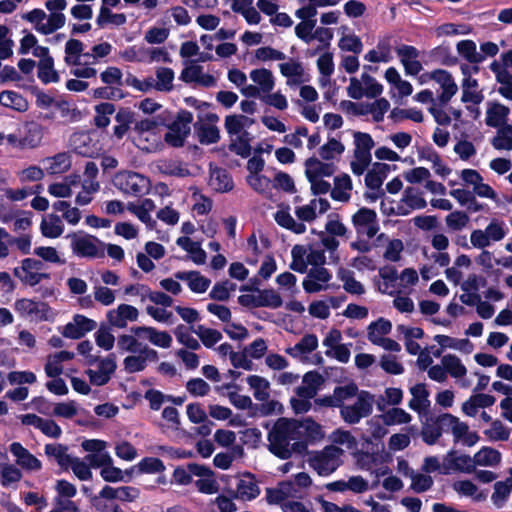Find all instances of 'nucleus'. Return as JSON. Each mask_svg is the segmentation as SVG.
<instances>
[{
    "mask_svg": "<svg viewBox=\"0 0 512 512\" xmlns=\"http://www.w3.org/2000/svg\"><path fill=\"white\" fill-rule=\"evenodd\" d=\"M296 420L279 418L268 432V449L275 456L288 459L294 453H301L306 445L300 441Z\"/></svg>",
    "mask_w": 512,
    "mask_h": 512,
    "instance_id": "f257e3e1",
    "label": "nucleus"
},
{
    "mask_svg": "<svg viewBox=\"0 0 512 512\" xmlns=\"http://www.w3.org/2000/svg\"><path fill=\"white\" fill-rule=\"evenodd\" d=\"M162 138L161 124L155 119L140 120L133 127V142L142 151L152 153L160 150Z\"/></svg>",
    "mask_w": 512,
    "mask_h": 512,
    "instance_id": "f03ea898",
    "label": "nucleus"
},
{
    "mask_svg": "<svg viewBox=\"0 0 512 512\" xmlns=\"http://www.w3.org/2000/svg\"><path fill=\"white\" fill-rule=\"evenodd\" d=\"M353 157L350 162L351 171L356 176L363 175L372 162V149L375 142L366 132H353Z\"/></svg>",
    "mask_w": 512,
    "mask_h": 512,
    "instance_id": "7ed1b4c3",
    "label": "nucleus"
},
{
    "mask_svg": "<svg viewBox=\"0 0 512 512\" xmlns=\"http://www.w3.org/2000/svg\"><path fill=\"white\" fill-rule=\"evenodd\" d=\"M344 450L336 445H328L312 453L309 466L320 476H329L343 464Z\"/></svg>",
    "mask_w": 512,
    "mask_h": 512,
    "instance_id": "20e7f679",
    "label": "nucleus"
},
{
    "mask_svg": "<svg viewBox=\"0 0 512 512\" xmlns=\"http://www.w3.org/2000/svg\"><path fill=\"white\" fill-rule=\"evenodd\" d=\"M66 237L70 239L72 253L79 258L94 259L104 254V243L93 235L77 231Z\"/></svg>",
    "mask_w": 512,
    "mask_h": 512,
    "instance_id": "39448f33",
    "label": "nucleus"
},
{
    "mask_svg": "<svg viewBox=\"0 0 512 512\" xmlns=\"http://www.w3.org/2000/svg\"><path fill=\"white\" fill-rule=\"evenodd\" d=\"M375 397L368 391L361 390L355 400L342 406L340 415L348 424H357L362 418L368 417L373 411Z\"/></svg>",
    "mask_w": 512,
    "mask_h": 512,
    "instance_id": "423d86ee",
    "label": "nucleus"
},
{
    "mask_svg": "<svg viewBox=\"0 0 512 512\" xmlns=\"http://www.w3.org/2000/svg\"><path fill=\"white\" fill-rule=\"evenodd\" d=\"M22 19L33 24L34 29L43 35L54 33L66 23V17L63 13L47 14L44 10L38 8L23 14Z\"/></svg>",
    "mask_w": 512,
    "mask_h": 512,
    "instance_id": "0eeeda50",
    "label": "nucleus"
},
{
    "mask_svg": "<svg viewBox=\"0 0 512 512\" xmlns=\"http://www.w3.org/2000/svg\"><path fill=\"white\" fill-rule=\"evenodd\" d=\"M319 236L320 242L318 244L309 245L308 265L323 267L327 261L326 252L329 254L330 263H337L339 260L337 254L339 241L334 237L327 236L324 232H321Z\"/></svg>",
    "mask_w": 512,
    "mask_h": 512,
    "instance_id": "6e6552de",
    "label": "nucleus"
},
{
    "mask_svg": "<svg viewBox=\"0 0 512 512\" xmlns=\"http://www.w3.org/2000/svg\"><path fill=\"white\" fill-rule=\"evenodd\" d=\"M383 90V85L368 73H362L360 77H351L346 87L348 97L355 100L364 97L377 98L383 93Z\"/></svg>",
    "mask_w": 512,
    "mask_h": 512,
    "instance_id": "1a4fd4ad",
    "label": "nucleus"
},
{
    "mask_svg": "<svg viewBox=\"0 0 512 512\" xmlns=\"http://www.w3.org/2000/svg\"><path fill=\"white\" fill-rule=\"evenodd\" d=\"M113 183L124 194L141 196L149 192L151 183L146 176L133 171L116 173Z\"/></svg>",
    "mask_w": 512,
    "mask_h": 512,
    "instance_id": "9d476101",
    "label": "nucleus"
},
{
    "mask_svg": "<svg viewBox=\"0 0 512 512\" xmlns=\"http://www.w3.org/2000/svg\"><path fill=\"white\" fill-rule=\"evenodd\" d=\"M44 264L35 258H25L19 267L14 269V275L25 285L34 287L43 281L51 279L49 273L43 272Z\"/></svg>",
    "mask_w": 512,
    "mask_h": 512,
    "instance_id": "9b49d317",
    "label": "nucleus"
},
{
    "mask_svg": "<svg viewBox=\"0 0 512 512\" xmlns=\"http://www.w3.org/2000/svg\"><path fill=\"white\" fill-rule=\"evenodd\" d=\"M87 363L90 366L96 365L95 368H89L86 371L90 383L96 386H102L108 383L117 367L114 354H110L104 358L89 356Z\"/></svg>",
    "mask_w": 512,
    "mask_h": 512,
    "instance_id": "f8f14e48",
    "label": "nucleus"
},
{
    "mask_svg": "<svg viewBox=\"0 0 512 512\" xmlns=\"http://www.w3.org/2000/svg\"><path fill=\"white\" fill-rule=\"evenodd\" d=\"M249 77L254 85H246L241 89L243 95L247 97H260L270 93L275 86L273 73L266 68L253 69Z\"/></svg>",
    "mask_w": 512,
    "mask_h": 512,
    "instance_id": "ddd939ff",
    "label": "nucleus"
},
{
    "mask_svg": "<svg viewBox=\"0 0 512 512\" xmlns=\"http://www.w3.org/2000/svg\"><path fill=\"white\" fill-rule=\"evenodd\" d=\"M351 221L358 237L371 239L380 229L377 213L367 207L360 208L352 216Z\"/></svg>",
    "mask_w": 512,
    "mask_h": 512,
    "instance_id": "4468645a",
    "label": "nucleus"
},
{
    "mask_svg": "<svg viewBox=\"0 0 512 512\" xmlns=\"http://www.w3.org/2000/svg\"><path fill=\"white\" fill-rule=\"evenodd\" d=\"M13 307L19 317L34 322L47 320L50 313V308L45 302L29 298L17 299Z\"/></svg>",
    "mask_w": 512,
    "mask_h": 512,
    "instance_id": "2eb2a0df",
    "label": "nucleus"
},
{
    "mask_svg": "<svg viewBox=\"0 0 512 512\" xmlns=\"http://www.w3.org/2000/svg\"><path fill=\"white\" fill-rule=\"evenodd\" d=\"M192 121L193 115L191 112L181 111L165 134V141L173 147L183 146L187 136L190 134V124Z\"/></svg>",
    "mask_w": 512,
    "mask_h": 512,
    "instance_id": "dca6fc26",
    "label": "nucleus"
},
{
    "mask_svg": "<svg viewBox=\"0 0 512 512\" xmlns=\"http://www.w3.org/2000/svg\"><path fill=\"white\" fill-rule=\"evenodd\" d=\"M427 205L423 193L415 187L405 188L400 201L392 209L396 215L406 216L412 211L424 209Z\"/></svg>",
    "mask_w": 512,
    "mask_h": 512,
    "instance_id": "f3484780",
    "label": "nucleus"
},
{
    "mask_svg": "<svg viewBox=\"0 0 512 512\" xmlns=\"http://www.w3.org/2000/svg\"><path fill=\"white\" fill-rule=\"evenodd\" d=\"M427 77L434 80L441 89L437 100L440 104L447 105L458 91V85L452 74L444 69H436L428 73Z\"/></svg>",
    "mask_w": 512,
    "mask_h": 512,
    "instance_id": "a211bd4d",
    "label": "nucleus"
},
{
    "mask_svg": "<svg viewBox=\"0 0 512 512\" xmlns=\"http://www.w3.org/2000/svg\"><path fill=\"white\" fill-rule=\"evenodd\" d=\"M9 452L14 457L17 466L29 473H37L42 469V462L33 455L20 442H12L9 445Z\"/></svg>",
    "mask_w": 512,
    "mask_h": 512,
    "instance_id": "6ab92c4d",
    "label": "nucleus"
},
{
    "mask_svg": "<svg viewBox=\"0 0 512 512\" xmlns=\"http://www.w3.org/2000/svg\"><path fill=\"white\" fill-rule=\"evenodd\" d=\"M158 359V352L149 346H145L140 351L125 357L123 367L127 373H137L143 371L148 363L157 362Z\"/></svg>",
    "mask_w": 512,
    "mask_h": 512,
    "instance_id": "aec40b11",
    "label": "nucleus"
},
{
    "mask_svg": "<svg viewBox=\"0 0 512 512\" xmlns=\"http://www.w3.org/2000/svg\"><path fill=\"white\" fill-rule=\"evenodd\" d=\"M138 318V309L129 304H120L106 313L108 323L119 329L126 328L128 323L136 322Z\"/></svg>",
    "mask_w": 512,
    "mask_h": 512,
    "instance_id": "412c9836",
    "label": "nucleus"
},
{
    "mask_svg": "<svg viewBox=\"0 0 512 512\" xmlns=\"http://www.w3.org/2000/svg\"><path fill=\"white\" fill-rule=\"evenodd\" d=\"M332 279L330 271L324 267H312L303 280V289L307 293H317L327 290Z\"/></svg>",
    "mask_w": 512,
    "mask_h": 512,
    "instance_id": "4be33fe9",
    "label": "nucleus"
},
{
    "mask_svg": "<svg viewBox=\"0 0 512 512\" xmlns=\"http://www.w3.org/2000/svg\"><path fill=\"white\" fill-rule=\"evenodd\" d=\"M21 423L40 430L45 436L52 439H58L62 435L61 427L54 420L45 419L36 414L22 415Z\"/></svg>",
    "mask_w": 512,
    "mask_h": 512,
    "instance_id": "5701e85b",
    "label": "nucleus"
},
{
    "mask_svg": "<svg viewBox=\"0 0 512 512\" xmlns=\"http://www.w3.org/2000/svg\"><path fill=\"white\" fill-rule=\"evenodd\" d=\"M396 52L406 75L416 76L422 71L423 67L419 61L420 52L417 48L411 45H401Z\"/></svg>",
    "mask_w": 512,
    "mask_h": 512,
    "instance_id": "b1692460",
    "label": "nucleus"
},
{
    "mask_svg": "<svg viewBox=\"0 0 512 512\" xmlns=\"http://www.w3.org/2000/svg\"><path fill=\"white\" fill-rule=\"evenodd\" d=\"M279 70L287 81V85H300L309 80L302 62L298 59L288 58L287 61L279 64Z\"/></svg>",
    "mask_w": 512,
    "mask_h": 512,
    "instance_id": "393cba45",
    "label": "nucleus"
},
{
    "mask_svg": "<svg viewBox=\"0 0 512 512\" xmlns=\"http://www.w3.org/2000/svg\"><path fill=\"white\" fill-rule=\"evenodd\" d=\"M131 332L136 336L149 341L154 346L160 348H170L172 345V337L166 331L157 330L150 326H137L131 329Z\"/></svg>",
    "mask_w": 512,
    "mask_h": 512,
    "instance_id": "a878e982",
    "label": "nucleus"
},
{
    "mask_svg": "<svg viewBox=\"0 0 512 512\" xmlns=\"http://www.w3.org/2000/svg\"><path fill=\"white\" fill-rule=\"evenodd\" d=\"M127 210L136 216L150 230L156 226V221L152 218L151 213L156 209L154 201L150 198H144L137 202H129Z\"/></svg>",
    "mask_w": 512,
    "mask_h": 512,
    "instance_id": "bb28decb",
    "label": "nucleus"
},
{
    "mask_svg": "<svg viewBox=\"0 0 512 512\" xmlns=\"http://www.w3.org/2000/svg\"><path fill=\"white\" fill-rule=\"evenodd\" d=\"M97 324L94 320L77 314L73 317V320L67 323L62 331L63 336L70 339H79L86 333L94 330Z\"/></svg>",
    "mask_w": 512,
    "mask_h": 512,
    "instance_id": "cd10ccee",
    "label": "nucleus"
},
{
    "mask_svg": "<svg viewBox=\"0 0 512 512\" xmlns=\"http://www.w3.org/2000/svg\"><path fill=\"white\" fill-rule=\"evenodd\" d=\"M180 79L185 83H195L207 88L216 85V78L205 73L203 67L199 65L186 66L181 72Z\"/></svg>",
    "mask_w": 512,
    "mask_h": 512,
    "instance_id": "c85d7f7f",
    "label": "nucleus"
},
{
    "mask_svg": "<svg viewBox=\"0 0 512 512\" xmlns=\"http://www.w3.org/2000/svg\"><path fill=\"white\" fill-rule=\"evenodd\" d=\"M441 363L445 367L447 375L449 374L451 377L458 379L461 387H470L471 382L464 378L467 374V369L459 357L447 354L442 357Z\"/></svg>",
    "mask_w": 512,
    "mask_h": 512,
    "instance_id": "c756f323",
    "label": "nucleus"
},
{
    "mask_svg": "<svg viewBox=\"0 0 512 512\" xmlns=\"http://www.w3.org/2000/svg\"><path fill=\"white\" fill-rule=\"evenodd\" d=\"M489 68L499 84L498 93L505 99L512 100V73L498 61H493Z\"/></svg>",
    "mask_w": 512,
    "mask_h": 512,
    "instance_id": "7c9ffc66",
    "label": "nucleus"
},
{
    "mask_svg": "<svg viewBox=\"0 0 512 512\" xmlns=\"http://www.w3.org/2000/svg\"><path fill=\"white\" fill-rule=\"evenodd\" d=\"M71 148L79 155L92 157L97 153L98 148L88 132H75L69 140Z\"/></svg>",
    "mask_w": 512,
    "mask_h": 512,
    "instance_id": "2f4dec72",
    "label": "nucleus"
},
{
    "mask_svg": "<svg viewBox=\"0 0 512 512\" xmlns=\"http://www.w3.org/2000/svg\"><path fill=\"white\" fill-rule=\"evenodd\" d=\"M510 109L495 101L487 102L486 109V125L493 128H500L506 124L507 118L509 116Z\"/></svg>",
    "mask_w": 512,
    "mask_h": 512,
    "instance_id": "473e14b6",
    "label": "nucleus"
},
{
    "mask_svg": "<svg viewBox=\"0 0 512 512\" xmlns=\"http://www.w3.org/2000/svg\"><path fill=\"white\" fill-rule=\"evenodd\" d=\"M209 123L195 124V130L198 134L199 141L202 144L216 143L219 138V129L214 125L219 120V117L214 113L206 115Z\"/></svg>",
    "mask_w": 512,
    "mask_h": 512,
    "instance_id": "72a5a7b5",
    "label": "nucleus"
},
{
    "mask_svg": "<svg viewBox=\"0 0 512 512\" xmlns=\"http://www.w3.org/2000/svg\"><path fill=\"white\" fill-rule=\"evenodd\" d=\"M295 426L300 441L305 445L307 441H318L324 437L321 425L309 417L301 421L296 420Z\"/></svg>",
    "mask_w": 512,
    "mask_h": 512,
    "instance_id": "f704fd0d",
    "label": "nucleus"
},
{
    "mask_svg": "<svg viewBox=\"0 0 512 512\" xmlns=\"http://www.w3.org/2000/svg\"><path fill=\"white\" fill-rule=\"evenodd\" d=\"M364 59L371 63H388L392 59L391 37L385 36L378 40L374 49L364 55Z\"/></svg>",
    "mask_w": 512,
    "mask_h": 512,
    "instance_id": "c9c22d12",
    "label": "nucleus"
},
{
    "mask_svg": "<svg viewBox=\"0 0 512 512\" xmlns=\"http://www.w3.org/2000/svg\"><path fill=\"white\" fill-rule=\"evenodd\" d=\"M443 469V473L445 474L449 473L451 470L471 473L475 470L474 456L470 457L464 454L456 455L449 453L444 460Z\"/></svg>",
    "mask_w": 512,
    "mask_h": 512,
    "instance_id": "e433bc0d",
    "label": "nucleus"
},
{
    "mask_svg": "<svg viewBox=\"0 0 512 512\" xmlns=\"http://www.w3.org/2000/svg\"><path fill=\"white\" fill-rule=\"evenodd\" d=\"M260 493V489L251 474L241 476L236 483L235 498L243 501H251Z\"/></svg>",
    "mask_w": 512,
    "mask_h": 512,
    "instance_id": "4c0bfd02",
    "label": "nucleus"
},
{
    "mask_svg": "<svg viewBox=\"0 0 512 512\" xmlns=\"http://www.w3.org/2000/svg\"><path fill=\"white\" fill-rule=\"evenodd\" d=\"M175 278L185 281L192 292L199 294L206 292L211 284V280L198 271H180L175 273Z\"/></svg>",
    "mask_w": 512,
    "mask_h": 512,
    "instance_id": "58836bf2",
    "label": "nucleus"
},
{
    "mask_svg": "<svg viewBox=\"0 0 512 512\" xmlns=\"http://www.w3.org/2000/svg\"><path fill=\"white\" fill-rule=\"evenodd\" d=\"M462 96L461 101L464 104L479 105L484 95L479 89L478 80L473 77H464L461 83Z\"/></svg>",
    "mask_w": 512,
    "mask_h": 512,
    "instance_id": "ea45409f",
    "label": "nucleus"
},
{
    "mask_svg": "<svg viewBox=\"0 0 512 512\" xmlns=\"http://www.w3.org/2000/svg\"><path fill=\"white\" fill-rule=\"evenodd\" d=\"M75 357L74 352L59 351L47 357L45 373L48 377H58L63 372V363L71 361Z\"/></svg>",
    "mask_w": 512,
    "mask_h": 512,
    "instance_id": "a19ab883",
    "label": "nucleus"
},
{
    "mask_svg": "<svg viewBox=\"0 0 512 512\" xmlns=\"http://www.w3.org/2000/svg\"><path fill=\"white\" fill-rule=\"evenodd\" d=\"M491 501L497 508H502L512 494V468L508 471V476L501 481L495 482L493 486Z\"/></svg>",
    "mask_w": 512,
    "mask_h": 512,
    "instance_id": "79ce46f5",
    "label": "nucleus"
},
{
    "mask_svg": "<svg viewBox=\"0 0 512 512\" xmlns=\"http://www.w3.org/2000/svg\"><path fill=\"white\" fill-rule=\"evenodd\" d=\"M44 170L50 175L67 172L72 164L71 157L67 152H61L42 160Z\"/></svg>",
    "mask_w": 512,
    "mask_h": 512,
    "instance_id": "37998d69",
    "label": "nucleus"
},
{
    "mask_svg": "<svg viewBox=\"0 0 512 512\" xmlns=\"http://www.w3.org/2000/svg\"><path fill=\"white\" fill-rule=\"evenodd\" d=\"M318 347V338L315 334L304 335L294 346L286 349V353L296 359L303 360Z\"/></svg>",
    "mask_w": 512,
    "mask_h": 512,
    "instance_id": "c03bdc74",
    "label": "nucleus"
},
{
    "mask_svg": "<svg viewBox=\"0 0 512 512\" xmlns=\"http://www.w3.org/2000/svg\"><path fill=\"white\" fill-rule=\"evenodd\" d=\"M323 382L322 376L317 372H308L303 376L302 383L296 388L298 397L312 399Z\"/></svg>",
    "mask_w": 512,
    "mask_h": 512,
    "instance_id": "a18cd8bd",
    "label": "nucleus"
},
{
    "mask_svg": "<svg viewBox=\"0 0 512 512\" xmlns=\"http://www.w3.org/2000/svg\"><path fill=\"white\" fill-rule=\"evenodd\" d=\"M410 393L412 398L408 403L409 408L419 414L426 412L430 406L429 392L426 386L422 383L416 384L410 388Z\"/></svg>",
    "mask_w": 512,
    "mask_h": 512,
    "instance_id": "49530a36",
    "label": "nucleus"
},
{
    "mask_svg": "<svg viewBox=\"0 0 512 512\" xmlns=\"http://www.w3.org/2000/svg\"><path fill=\"white\" fill-rule=\"evenodd\" d=\"M41 234L50 239L60 237L64 232V224L62 219L56 214H47L43 216L40 223Z\"/></svg>",
    "mask_w": 512,
    "mask_h": 512,
    "instance_id": "de8ad7c7",
    "label": "nucleus"
},
{
    "mask_svg": "<svg viewBox=\"0 0 512 512\" xmlns=\"http://www.w3.org/2000/svg\"><path fill=\"white\" fill-rule=\"evenodd\" d=\"M176 244L189 254V258L197 265H203L206 262V252L202 249L199 242H195L188 236L179 237Z\"/></svg>",
    "mask_w": 512,
    "mask_h": 512,
    "instance_id": "09e8293b",
    "label": "nucleus"
},
{
    "mask_svg": "<svg viewBox=\"0 0 512 512\" xmlns=\"http://www.w3.org/2000/svg\"><path fill=\"white\" fill-rule=\"evenodd\" d=\"M384 78L394 89L397 90L398 97L404 98L412 94V84L407 80H403L395 67H389L385 71Z\"/></svg>",
    "mask_w": 512,
    "mask_h": 512,
    "instance_id": "8fccbe9b",
    "label": "nucleus"
},
{
    "mask_svg": "<svg viewBox=\"0 0 512 512\" xmlns=\"http://www.w3.org/2000/svg\"><path fill=\"white\" fill-rule=\"evenodd\" d=\"M389 171L390 167L388 164L380 162L373 163L372 168L367 171L365 176L366 186L371 190L380 189Z\"/></svg>",
    "mask_w": 512,
    "mask_h": 512,
    "instance_id": "3c124183",
    "label": "nucleus"
},
{
    "mask_svg": "<svg viewBox=\"0 0 512 512\" xmlns=\"http://www.w3.org/2000/svg\"><path fill=\"white\" fill-rule=\"evenodd\" d=\"M452 488L460 496L469 497L475 502L484 501L487 498V491L480 490L470 480H458L452 485Z\"/></svg>",
    "mask_w": 512,
    "mask_h": 512,
    "instance_id": "603ef678",
    "label": "nucleus"
},
{
    "mask_svg": "<svg viewBox=\"0 0 512 512\" xmlns=\"http://www.w3.org/2000/svg\"><path fill=\"white\" fill-rule=\"evenodd\" d=\"M305 173L308 179L329 177L335 172V166L324 163L317 158H309L305 163Z\"/></svg>",
    "mask_w": 512,
    "mask_h": 512,
    "instance_id": "864d4df0",
    "label": "nucleus"
},
{
    "mask_svg": "<svg viewBox=\"0 0 512 512\" xmlns=\"http://www.w3.org/2000/svg\"><path fill=\"white\" fill-rule=\"evenodd\" d=\"M317 68L320 73L319 84L320 86L325 87L330 83V78L335 70L333 53L328 50H324L317 59Z\"/></svg>",
    "mask_w": 512,
    "mask_h": 512,
    "instance_id": "5fc2aeb1",
    "label": "nucleus"
},
{
    "mask_svg": "<svg viewBox=\"0 0 512 512\" xmlns=\"http://www.w3.org/2000/svg\"><path fill=\"white\" fill-rule=\"evenodd\" d=\"M254 124V119L245 115H229L225 118V129L230 138L248 130Z\"/></svg>",
    "mask_w": 512,
    "mask_h": 512,
    "instance_id": "6e6d98bb",
    "label": "nucleus"
},
{
    "mask_svg": "<svg viewBox=\"0 0 512 512\" xmlns=\"http://www.w3.org/2000/svg\"><path fill=\"white\" fill-rule=\"evenodd\" d=\"M246 382L257 401L264 402L269 399L270 383L266 378L258 375H250L247 377Z\"/></svg>",
    "mask_w": 512,
    "mask_h": 512,
    "instance_id": "4d7b16f0",
    "label": "nucleus"
},
{
    "mask_svg": "<svg viewBox=\"0 0 512 512\" xmlns=\"http://www.w3.org/2000/svg\"><path fill=\"white\" fill-rule=\"evenodd\" d=\"M392 324L385 318L371 322L367 328V337L372 344H378L383 338L391 332Z\"/></svg>",
    "mask_w": 512,
    "mask_h": 512,
    "instance_id": "13d9d810",
    "label": "nucleus"
},
{
    "mask_svg": "<svg viewBox=\"0 0 512 512\" xmlns=\"http://www.w3.org/2000/svg\"><path fill=\"white\" fill-rule=\"evenodd\" d=\"M45 455L54 459L64 470H67L70 460L73 456L68 454V447L60 443H49L44 447Z\"/></svg>",
    "mask_w": 512,
    "mask_h": 512,
    "instance_id": "bf43d9fd",
    "label": "nucleus"
},
{
    "mask_svg": "<svg viewBox=\"0 0 512 512\" xmlns=\"http://www.w3.org/2000/svg\"><path fill=\"white\" fill-rule=\"evenodd\" d=\"M379 276L378 290L388 295L396 293V282L398 280L397 270L393 267H384L379 270Z\"/></svg>",
    "mask_w": 512,
    "mask_h": 512,
    "instance_id": "052dcab7",
    "label": "nucleus"
},
{
    "mask_svg": "<svg viewBox=\"0 0 512 512\" xmlns=\"http://www.w3.org/2000/svg\"><path fill=\"white\" fill-rule=\"evenodd\" d=\"M338 279L343 283V289L352 295H362L365 293L364 285L355 279L354 272L345 268H340L337 272Z\"/></svg>",
    "mask_w": 512,
    "mask_h": 512,
    "instance_id": "680f3d73",
    "label": "nucleus"
},
{
    "mask_svg": "<svg viewBox=\"0 0 512 512\" xmlns=\"http://www.w3.org/2000/svg\"><path fill=\"white\" fill-rule=\"evenodd\" d=\"M174 71L168 67H158L153 78L154 90L160 92H170L173 90Z\"/></svg>",
    "mask_w": 512,
    "mask_h": 512,
    "instance_id": "e2e57ef3",
    "label": "nucleus"
},
{
    "mask_svg": "<svg viewBox=\"0 0 512 512\" xmlns=\"http://www.w3.org/2000/svg\"><path fill=\"white\" fill-rule=\"evenodd\" d=\"M276 223L296 234H303L306 231V225L302 222H297L289 212V209H280L274 214Z\"/></svg>",
    "mask_w": 512,
    "mask_h": 512,
    "instance_id": "0e129e2a",
    "label": "nucleus"
},
{
    "mask_svg": "<svg viewBox=\"0 0 512 512\" xmlns=\"http://www.w3.org/2000/svg\"><path fill=\"white\" fill-rule=\"evenodd\" d=\"M441 422L442 428H446V432H451L456 442H459L469 430L466 423L451 414L441 415Z\"/></svg>",
    "mask_w": 512,
    "mask_h": 512,
    "instance_id": "69168bd1",
    "label": "nucleus"
},
{
    "mask_svg": "<svg viewBox=\"0 0 512 512\" xmlns=\"http://www.w3.org/2000/svg\"><path fill=\"white\" fill-rule=\"evenodd\" d=\"M359 392L360 391L358 390V387L353 383L345 386H338L334 389L332 400H330L329 403L332 405H337V407L341 410L342 406H346L348 403L347 401L355 398Z\"/></svg>",
    "mask_w": 512,
    "mask_h": 512,
    "instance_id": "338daca9",
    "label": "nucleus"
},
{
    "mask_svg": "<svg viewBox=\"0 0 512 512\" xmlns=\"http://www.w3.org/2000/svg\"><path fill=\"white\" fill-rule=\"evenodd\" d=\"M22 149H33L40 146L43 139L42 127L34 122L25 126V134L21 137Z\"/></svg>",
    "mask_w": 512,
    "mask_h": 512,
    "instance_id": "774afa93",
    "label": "nucleus"
}]
</instances>
